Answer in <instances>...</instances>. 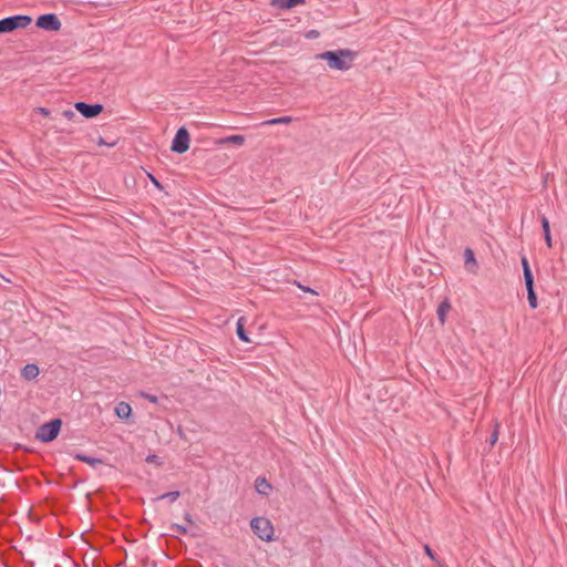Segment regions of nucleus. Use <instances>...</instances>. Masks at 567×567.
I'll return each instance as SVG.
<instances>
[{"label": "nucleus", "instance_id": "412c9836", "mask_svg": "<svg viewBox=\"0 0 567 567\" xmlns=\"http://www.w3.org/2000/svg\"><path fill=\"white\" fill-rule=\"evenodd\" d=\"M181 493L178 491H174V492H168V493H164L162 495H159L157 497V499H168L171 503L177 501V498L179 497Z\"/></svg>", "mask_w": 567, "mask_h": 567}, {"label": "nucleus", "instance_id": "cd10ccee", "mask_svg": "<svg viewBox=\"0 0 567 567\" xmlns=\"http://www.w3.org/2000/svg\"><path fill=\"white\" fill-rule=\"evenodd\" d=\"M298 287H299L300 289H302L303 291H307V292H310V293L317 295V292H316L315 290H312L311 288H309V287H305V286H302V285H300V284H298Z\"/></svg>", "mask_w": 567, "mask_h": 567}, {"label": "nucleus", "instance_id": "a878e982", "mask_svg": "<svg viewBox=\"0 0 567 567\" xmlns=\"http://www.w3.org/2000/svg\"><path fill=\"white\" fill-rule=\"evenodd\" d=\"M424 550H425V553L427 554V556H429L432 560H434V553L432 551V549L430 548V546H429V545H425V546H424Z\"/></svg>", "mask_w": 567, "mask_h": 567}, {"label": "nucleus", "instance_id": "4be33fe9", "mask_svg": "<svg viewBox=\"0 0 567 567\" xmlns=\"http://www.w3.org/2000/svg\"><path fill=\"white\" fill-rule=\"evenodd\" d=\"M498 429H499V424L495 423L494 431L491 434L489 440H488V443L491 446L495 445L498 440Z\"/></svg>", "mask_w": 567, "mask_h": 567}, {"label": "nucleus", "instance_id": "5701e85b", "mask_svg": "<svg viewBox=\"0 0 567 567\" xmlns=\"http://www.w3.org/2000/svg\"><path fill=\"white\" fill-rule=\"evenodd\" d=\"M172 529L175 530L178 534H183V535L187 534V528L185 526H183V525H179V524H174L172 526Z\"/></svg>", "mask_w": 567, "mask_h": 567}, {"label": "nucleus", "instance_id": "0eeeda50", "mask_svg": "<svg viewBox=\"0 0 567 567\" xmlns=\"http://www.w3.org/2000/svg\"><path fill=\"white\" fill-rule=\"evenodd\" d=\"M74 107L86 118H93L103 111V105L99 103L89 104L85 102H76Z\"/></svg>", "mask_w": 567, "mask_h": 567}, {"label": "nucleus", "instance_id": "2eb2a0df", "mask_svg": "<svg viewBox=\"0 0 567 567\" xmlns=\"http://www.w3.org/2000/svg\"><path fill=\"white\" fill-rule=\"evenodd\" d=\"M450 309H451V305L447 300H444L439 305L436 313H437V318L442 324L445 323L446 313L449 312Z\"/></svg>", "mask_w": 567, "mask_h": 567}, {"label": "nucleus", "instance_id": "f03ea898", "mask_svg": "<svg viewBox=\"0 0 567 567\" xmlns=\"http://www.w3.org/2000/svg\"><path fill=\"white\" fill-rule=\"evenodd\" d=\"M62 426L61 419H53L48 423L40 425L35 433V439L42 443H49L55 440Z\"/></svg>", "mask_w": 567, "mask_h": 567}, {"label": "nucleus", "instance_id": "2f4dec72", "mask_svg": "<svg viewBox=\"0 0 567 567\" xmlns=\"http://www.w3.org/2000/svg\"><path fill=\"white\" fill-rule=\"evenodd\" d=\"M155 457H156L155 455H148V456L146 457V461H147V462L154 461V458H155Z\"/></svg>", "mask_w": 567, "mask_h": 567}, {"label": "nucleus", "instance_id": "9d476101", "mask_svg": "<svg viewBox=\"0 0 567 567\" xmlns=\"http://www.w3.org/2000/svg\"><path fill=\"white\" fill-rule=\"evenodd\" d=\"M464 264L470 271L475 272L477 261L474 251L471 248H465L464 250Z\"/></svg>", "mask_w": 567, "mask_h": 567}, {"label": "nucleus", "instance_id": "393cba45", "mask_svg": "<svg viewBox=\"0 0 567 567\" xmlns=\"http://www.w3.org/2000/svg\"><path fill=\"white\" fill-rule=\"evenodd\" d=\"M63 116L66 117L68 120H71L75 116V114L71 110H65V111H63Z\"/></svg>", "mask_w": 567, "mask_h": 567}, {"label": "nucleus", "instance_id": "39448f33", "mask_svg": "<svg viewBox=\"0 0 567 567\" xmlns=\"http://www.w3.org/2000/svg\"><path fill=\"white\" fill-rule=\"evenodd\" d=\"M189 148V133L186 127L182 126L177 130L171 150L177 154H183Z\"/></svg>", "mask_w": 567, "mask_h": 567}, {"label": "nucleus", "instance_id": "c85d7f7f", "mask_svg": "<svg viewBox=\"0 0 567 567\" xmlns=\"http://www.w3.org/2000/svg\"><path fill=\"white\" fill-rule=\"evenodd\" d=\"M38 111L40 114H42L44 116H48L50 114V111L45 107H39Z\"/></svg>", "mask_w": 567, "mask_h": 567}, {"label": "nucleus", "instance_id": "a211bd4d", "mask_svg": "<svg viewBox=\"0 0 567 567\" xmlns=\"http://www.w3.org/2000/svg\"><path fill=\"white\" fill-rule=\"evenodd\" d=\"M75 458L81 461V462H84L86 464H90L92 466H95L97 464H101L102 463V460L101 458H96V457H93V456H89V455H85V454H76L75 455Z\"/></svg>", "mask_w": 567, "mask_h": 567}, {"label": "nucleus", "instance_id": "dca6fc26", "mask_svg": "<svg viewBox=\"0 0 567 567\" xmlns=\"http://www.w3.org/2000/svg\"><path fill=\"white\" fill-rule=\"evenodd\" d=\"M522 266H523V275H524V281L530 282L534 281L533 272L530 270L528 260L526 257L522 258Z\"/></svg>", "mask_w": 567, "mask_h": 567}, {"label": "nucleus", "instance_id": "7c9ffc66", "mask_svg": "<svg viewBox=\"0 0 567 567\" xmlns=\"http://www.w3.org/2000/svg\"><path fill=\"white\" fill-rule=\"evenodd\" d=\"M317 34H318V32L312 30V31L309 32L308 38H312V37L317 35Z\"/></svg>", "mask_w": 567, "mask_h": 567}, {"label": "nucleus", "instance_id": "20e7f679", "mask_svg": "<svg viewBox=\"0 0 567 567\" xmlns=\"http://www.w3.org/2000/svg\"><path fill=\"white\" fill-rule=\"evenodd\" d=\"M32 22V18L27 14H17L0 20V33L12 32L17 29L27 28Z\"/></svg>", "mask_w": 567, "mask_h": 567}, {"label": "nucleus", "instance_id": "aec40b11", "mask_svg": "<svg viewBox=\"0 0 567 567\" xmlns=\"http://www.w3.org/2000/svg\"><path fill=\"white\" fill-rule=\"evenodd\" d=\"M221 143H224V144L231 143V144H236V145L241 146L245 143V136H243V135H230V136H227V137L223 138Z\"/></svg>", "mask_w": 567, "mask_h": 567}, {"label": "nucleus", "instance_id": "423d86ee", "mask_svg": "<svg viewBox=\"0 0 567 567\" xmlns=\"http://www.w3.org/2000/svg\"><path fill=\"white\" fill-rule=\"evenodd\" d=\"M35 25L47 31H59L62 27V23L56 14L45 13L38 17Z\"/></svg>", "mask_w": 567, "mask_h": 567}, {"label": "nucleus", "instance_id": "9b49d317", "mask_svg": "<svg viewBox=\"0 0 567 567\" xmlns=\"http://www.w3.org/2000/svg\"><path fill=\"white\" fill-rule=\"evenodd\" d=\"M255 488L258 494L266 496L272 487L265 477L259 476L255 481Z\"/></svg>", "mask_w": 567, "mask_h": 567}, {"label": "nucleus", "instance_id": "bb28decb", "mask_svg": "<svg viewBox=\"0 0 567 567\" xmlns=\"http://www.w3.org/2000/svg\"><path fill=\"white\" fill-rule=\"evenodd\" d=\"M150 178H151L152 183H153V184H154L158 189H162V188H163L162 184H161V183H159V182H158V181H157L153 175H151V174H150Z\"/></svg>", "mask_w": 567, "mask_h": 567}, {"label": "nucleus", "instance_id": "6ab92c4d", "mask_svg": "<svg viewBox=\"0 0 567 567\" xmlns=\"http://www.w3.org/2000/svg\"><path fill=\"white\" fill-rule=\"evenodd\" d=\"M292 120L290 116L275 117L267 121H264L261 125H277V124H288Z\"/></svg>", "mask_w": 567, "mask_h": 567}, {"label": "nucleus", "instance_id": "ddd939ff", "mask_svg": "<svg viewBox=\"0 0 567 567\" xmlns=\"http://www.w3.org/2000/svg\"><path fill=\"white\" fill-rule=\"evenodd\" d=\"M525 286H526V290H527V299H528L529 307L532 309H536L537 308V296H536V292L534 289V281L525 282Z\"/></svg>", "mask_w": 567, "mask_h": 567}, {"label": "nucleus", "instance_id": "473e14b6", "mask_svg": "<svg viewBox=\"0 0 567 567\" xmlns=\"http://www.w3.org/2000/svg\"><path fill=\"white\" fill-rule=\"evenodd\" d=\"M185 519L189 523H193L190 515L188 513L185 515Z\"/></svg>", "mask_w": 567, "mask_h": 567}, {"label": "nucleus", "instance_id": "1a4fd4ad", "mask_svg": "<svg viewBox=\"0 0 567 567\" xmlns=\"http://www.w3.org/2000/svg\"><path fill=\"white\" fill-rule=\"evenodd\" d=\"M306 0H272V4L280 10H288L296 6L305 4Z\"/></svg>", "mask_w": 567, "mask_h": 567}, {"label": "nucleus", "instance_id": "f8f14e48", "mask_svg": "<svg viewBox=\"0 0 567 567\" xmlns=\"http://www.w3.org/2000/svg\"><path fill=\"white\" fill-rule=\"evenodd\" d=\"M540 223H542L546 245L548 248H550L553 246V241H551V235H550V228H549V220L545 215H542Z\"/></svg>", "mask_w": 567, "mask_h": 567}, {"label": "nucleus", "instance_id": "f257e3e1", "mask_svg": "<svg viewBox=\"0 0 567 567\" xmlns=\"http://www.w3.org/2000/svg\"><path fill=\"white\" fill-rule=\"evenodd\" d=\"M355 53L349 49L326 51L317 55L318 59L327 61L330 69L347 71L352 66Z\"/></svg>", "mask_w": 567, "mask_h": 567}, {"label": "nucleus", "instance_id": "f3484780", "mask_svg": "<svg viewBox=\"0 0 567 567\" xmlns=\"http://www.w3.org/2000/svg\"><path fill=\"white\" fill-rule=\"evenodd\" d=\"M236 333H237V337L244 341V342H249V338L246 333V330H245V326H244V319L240 318L238 321H237V324H236Z\"/></svg>", "mask_w": 567, "mask_h": 567}, {"label": "nucleus", "instance_id": "7ed1b4c3", "mask_svg": "<svg viewBox=\"0 0 567 567\" xmlns=\"http://www.w3.org/2000/svg\"><path fill=\"white\" fill-rule=\"evenodd\" d=\"M250 527L261 540L271 542L274 539V526L268 518L254 517L250 520Z\"/></svg>", "mask_w": 567, "mask_h": 567}, {"label": "nucleus", "instance_id": "b1692460", "mask_svg": "<svg viewBox=\"0 0 567 567\" xmlns=\"http://www.w3.org/2000/svg\"><path fill=\"white\" fill-rule=\"evenodd\" d=\"M144 399H146L147 401L152 402V403H157L158 399L156 395H153V394H150V393H145V392H142L141 394Z\"/></svg>", "mask_w": 567, "mask_h": 567}, {"label": "nucleus", "instance_id": "c756f323", "mask_svg": "<svg viewBox=\"0 0 567 567\" xmlns=\"http://www.w3.org/2000/svg\"><path fill=\"white\" fill-rule=\"evenodd\" d=\"M99 145H107V143L104 142V140L102 137H100L99 142H97ZM114 143H111L109 144V146H113Z\"/></svg>", "mask_w": 567, "mask_h": 567}, {"label": "nucleus", "instance_id": "6e6552de", "mask_svg": "<svg viewBox=\"0 0 567 567\" xmlns=\"http://www.w3.org/2000/svg\"><path fill=\"white\" fill-rule=\"evenodd\" d=\"M39 367L34 363H28L21 370V375L23 379L31 381L34 380L39 375Z\"/></svg>", "mask_w": 567, "mask_h": 567}, {"label": "nucleus", "instance_id": "4468645a", "mask_svg": "<svg viewBox=\"0 0 567 567\" xmlns=\"http://www.w3.org/2000/svg\"><path fill=\"white\" fill-rule=\"evenodd\" d=\"M131 412H132V409H131V405L126 402H120L116 406H115V414L120 417V419H127L130 415H131Z\"/></svg>", "mask_w": 567, "mask_h": 567}]
</instances>
